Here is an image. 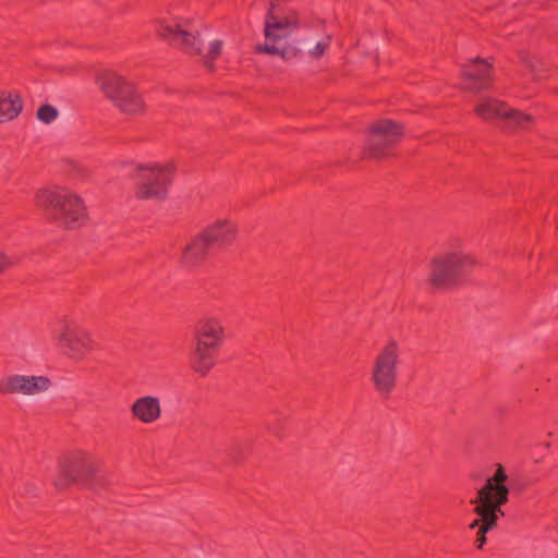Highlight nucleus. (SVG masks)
<instances>
[{
  "label": "nucleus",
  "instance_id": "obj_14",
  "mask_svg": "<svg viewBox=\"0 0 558 558\" xmlns=\"http://www.w3.org/2000/svg\"><path fill=\"white\" fill-rule=\"evenodd\" d=\"M493 64L480 57L472 59L463 66V87L466 90L478 93L492 86Z\"/></svg>",
  "mask_w": 558,
  "mask_h": 558
},
{
  "label": "nucleus",
  "instance_id": "obj_6",
  "mask_svg": "<svg viewBox=\"0 0 558 558\" xmlns=\"http://www.w3.org/2000/svg\"><path fill=\"white\" fill-rule=\"evenodd\" d=\"M36 202L47 219L68 229L81 227L87 218L83 199L63 189L43 190L37 193Z\"/></svg>",
  "mask_w": 558,
  "mask_h": 558
},
{
  "label": "nucleus",
  "instance_id": "obj_24",
  "mask_svg": "<svg viewBox=\"0 0 558 558\" xmlns=\"http://www.w3.org/2000/svg\"><path fill=\"white\" fill-rule=\"evenodd\" d=\"M329 46V43H323V41H319L315 45V47L311 50V54L314 57V58H320L326 49L328 48Z\"/></svg>",
  "mask_w": 558,
  "mask_h": 558
},
{
  "label": "nucleus",
  "instance_id": "obj_21",
  "mask_svg": "<svg viewBox=\"0 0 558 558\" xmlns=\"http://www.w3.org/2000/svg\"><path fill=\"white\" fill-rule=\"evenodd\" d=\"M58 114L59 112L57 108L49 104L41 105L36 112L37 119L45 124H49L54 121Z\"/></svg>",
  "mask_w": 558,
  "mask_h": 558
},
{
  "label": "nucleus",
  "instance_id": "obj_2",
  "mask_svg": "<svg viewBox=\"0 0 558 558\" xmlns=\"http://www.w3.org/2000/svg\"><path fill=\"white\" fill-rule=\"evenodd\" d=\"M236 225L219 219L193 235L182 250L181 264L186 268L199 267L210 255L222 251L235 241Z\"/></svg>",
  "mask_w": 558,
  "mask_h": 558
},
{
  "label": "nucleus",
  "instance_id": "obj_10",
  "mask_svg": "<svg viewBox=\"0 0 558 558\" xmlns=\"http://www.w3.org/2000/svg\"><path fill=\"white\" fill-rule=\"evenodd\" d=\"M399 362L400 350L395 340L389 341L374 361L372 381L383 399L390 398L397 387Z\"/></svg>",
  "mask_w": 558,
  "mask_h": 558
},
{
  "label": "nucleus",
  "instance_id": "obj_22",
  "mask_svg": "<svg viewBox=\"0 0 558 558\" xmlns=\"http://www.w3.org/2000/svg\"><path fill=\"white\" fill-rule=\"evenodd\" d=\"M497 526V522H494V520H487L485 522V525L481 526V529L476 532V539H475V546L477 549H482L484 545L487 542L486 534L494 530Z\"/></svg>",
  "mask_w": 558,
  "mask_h": 558
},
{
  "label": "nucleus",
  "instance_id": "obj_9",
  "mask_svg": "<svg viewBox=\"0 0 558 558\" xmlns=\"http://www.w3.org/2000/svg\"><path fill=\"white\" fill-rule=\"evenodd\" d=\"M404 126L390 119H380L369 126V134L363 148V156L371 159L386 158L391 155L401 141Z\"/></svg>",
  "mask_w": 558,
  "mask_h": 558
},
{
  "label": "nucleus",
  "instance_id": "obj_5",
  "mask_svg": "<svg viewBox=\"0 0 558 558\" xmlns=\"http://www.w3.org/2000/svg\"><path fill=\"white\" fill-rule=\"evenodd\" d=\"M108 484L106 472L90 454L83 451L65 457L60 463V473L53 481L58 490H63L71 485L100 489Z\"/></svg>",
  "mask_w": 558,
  "mask_h": 558
},
{
  "label": "nucleus",
  "instance_id": "obj_4",
  "mask_svg": "<svg viewBox=\"0 0 558 558\" xmlns=\"http://www.w3.org/2000/svg\"><path fill=\"white\" fill-rule=\"evenodd\" d=\"M194 339L195 347L189 359L190 367L199 377H206L217 364L225 340V328L216 318L201 319L195 327Z\"/></svg>",
  "mask_w": 558,
  "mask_h": 558
},
{
  "label": "nucleus",
  "instance_id": "obj_17",
  "mask_svg": "<svg viewBox=\"0 0 558 558\" xmlns=\"http://www.w3.org/2000/svg\"><path fill=\"white\" fill-rule=\"evenodd\" d=\"M23 108V101L19 95L0 94V122L10 121L19 116Z\"/></svg>",
  "mask_w": 558,
  "mask_h": 558
},
{
  "label": "nucleus",
  "instance_id": "obj_26",
  "mask_svg": "<svg viewBox=\"0 0 558 558\" xmlns=\"http://www.w3.org/2000/svg\"><path fill=\"white\" fill-rule=\"evenodd\" d=\"M11 266V262L0 253V275Z\"/></svg>",
  "mask_w": 558,
  "mask_h": 558
},
{
  "label": "nucleus",
  "instance_id": "obj_3",
  "mask_svg": "<svg viewBox=\"0 0 558 558\" xmlns=\"http://www.w3.org/2000/svg\"><path fill=\"white\" fill-rule=\"evenodd\" d=\"M508 475L501 464H497V469L493 476L488 477L485 484L477 490L471 504L475 505L473 512L477 515L470 525V530L481 529L487 520L498 522L505 512L501 507L509 501L510 489L506 485Z\"/></svg>",
  "mask_w": 558,
  "mask_h": 558
},
{
  "label": "nucleus",
  "instance_id": "obj_19",
  "mask_svg": "<svg viewBox=\"0 0 558 558\" xmlns=\"http://www.w3.org/2000/svg\"><path fill=\"white\" fill-rule=\"evenodd\" d=\"M26 392L37 395L49 389L51 380L47 376H25Z\"/></svg>",
  "mask_w": 558,
  "mask_h": 558
},
{
  "label": "nucleus",
  "instance_id": "obj_23",
  "mask_svg": "<svg viewBox=\"0 0 558 558\" xmlns=\"http://www.w3.org/2000/svg\"><path fill=\"white\" fill-rule=\"evenodd\" d=\"M266 429L277 437H282L284 429L283 418L277 417L275 414L269 416L265 422Z\"/></svg>",
  "mask_w": 558,
  "mask_h": 558
},
{
  "label": "nucleus",
  "instance_id": "obj_25",
  "mask_svg": "<svg viewBox=\"0 0 558 558\" xmlns=\"http://www.w3.org/2000/svg\"><path fill=\"white\" fill-rule=\"evenodd\" d=\"M521 60L532 71H535L537 69L536 63L531 58H529L525 53H521Z\"/></svg>",
  "mask_w": 558,
  "mask_h": 558
},
{
  "label": "nucleus",
  "instance_id": "obj_20",
  "mask_svg": "<svg viewBox=\"0 0 558 558\" xmlns=\"http://www.w3.org/2000/svg\"><path fill=\"white\" fill-rule=\"evenodd\" d=\"M222 40L216 39L209 44L208 52L203 57V63L209 71H215V60L218 59L222 50Z\"/></svg>",
  "mask_w": 558,
  "mask_h": 558
},
{
  "label": "nucleus",
  "instance_id": "obj_15",
  "mask_svg": "<svg viewBox=\"0 0 558 558\" xmlns=\"http://www.w3.org/2000/svg\"><path fill=\"white\" fill-rule=\"evenodd\" d=\"M58 340L61 350L71 357H82L92 349L89 335L83 329L65 326Z\"/></svg>",
  "mask_w": 558,
  "mask_h": 558
},
{
  "label": "nucleus",
  "instance_id": "obj_18",
  "mask_svg": "<svg viewBox=\"0 0 558 558\" xmlns=\"http://www.w3.org/2000/svg\"><path fill=\"white\" fill-rule=\"evenodd\" d=\"M0 393L1 395H26V383H25V375H10L7 377H3L0 380Z\"/></svg>",
  "mask_w": 558,
  "mask_h": 558
},
{
  "label": "nucleus",
  "instance_id": "obj_7",
  "mask_svg": "<svg viewBox=\"0 0 558 558\" xmlns=\"http://www.w3.org/2000/svg\"><path fill=\"white\" fill-rule=\"evenodd\" d=\"M475 259L462 253H447L430 262L428 283L436 290H446L465 282Z\"/></svg>",
  "mask_w": 558,
  "mask_h": 558
},
{
  "label": "nucleus",
  "instance_id": "obj_16",
  "mask_svg": "<svg viewBox=\"0 0 558 558\" xmlns=\"http://www.w3.org/2000/svg\"><path fill=\"white\" fill-rule=\"evenodd\" d=\"M131 413L133 417L137 418L142 423H154L161 416L159 399L154 396L141 397L131 405Z\"/></svg>",
  "mask_w": 558,
  "mask_h": 558
},
{
  "label": "nucleus",
  "instance_id": "obj_12",
  "mask_svg": "<svg viewBox=\"0 0 558 558\" xmlns=\"http://www.w3.org/2000/svg\"><path fill=\"white\" fill-rule=\"evenodd\" d=\"M475 112L486 121L499 119L507 128L525 129L530 125L532 117L519 110L509 108L504 101L496 98L483 99L476 107Z\"/></svg>",
  "mask_w": 558,
  "mask_h": 558
},
{
  "label": "nucleus",
  "instance_id": "obj_11",
  "mask_svg": "<svg viewBox=\"0 0 558 558\" xmlns=\"http://www.w3.org/2000/svg\"><path fill=\"white\" fill-rule=\"evenodd\" d=\"M136 192L140 199H165L168 194V187L172 183L174 165L168 163L165 167L140 166L136 169Z\"/></svg>",
  "mask_w": 558,
  "mask_h": 558
},
{
  "label": "nucleus",
  "instance_id": "obj_1",
  "mask_svg": "<svg viewBox=\"0 0 558 558\" xmlns=\"http://www.w3.org/2000/svg\"><path fill=\"white\" fill-rule=\"evenodd\" d=\"M278 0H271L265 16L264 35L266 43L255 47L256 53L279 56L284 61L299 59L302 50L294 44L278 45L281 39L290 36L300 27V15L295 10L277 11Z\"/></svg>",
  "mask_w": 558,
  "mask_h": 558
},
{
  "label": "nucleus",
  "instance_id": "obj_13",
  "mask_svg": "<svg viewBox=\"0 0 558 558\" xmlns=\"http://www.w3.org/2000/svg\"><path fill=\"white\" fill-rule=\"evenodd\" d=\"M156 32L162 39L168 40L170 44L180 46L190 54H201L203 40L199 39L198 34L195 35L182 28L178 23L168 24L163 21L158 22Z\"/></svg>",
  "mask_w": 558,
  "mask_h": 558
},
{
  "label": "nucleus",
  "instance_id": "obj_8",
  "mask_svg": "<svg viewBox=\"0 0 558 558\" xmlns=\"http://www.w3.org/2000/svg\"><path fill=\"white\" fill-rule=\"evenodd\" d=\"M97 83L101 92L123 113L138 114L144 112L145 104L135 85L113 71L97 74Z\"/></svg>",
  "mask_w": 558,
  "mask_h": 558
}]
</instances>
